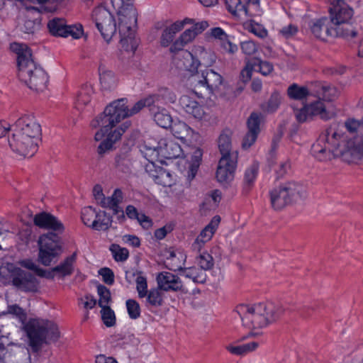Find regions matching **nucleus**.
Returning a JSON list of instances; mask_svg holds the SVG:
<instances>
[{"label": "nucleus", "mask_w": 363, "mask_h": 363, "mask_svg": "<svg viewBox=\"0 0 363 363\" xmlns=\"http://www.w3.org/2000/svg\"><path fill=\"white\" fill-rule=\"evenodd\" d=\"M340 125L333 123L311 147V153L319 161L339 157L347 163L363 158V136L348 139L342 133Z\"/></svg>", "instance_id": "1"}, {"label": "nucleus", "mask_w": 363, "mask_h": 363, "mask_svg": "<svg viewBox=\"0 0 363 363\" xmlns=\"http://www.w3.org/2000/svg\"><path fill=\"white\" fill-rule=\"evenodd\" d=\"M11 48L17 54L19 79L30 89L43 91L47 86L48 77L35 63L31 50L27 45L17 43L11 44Z\"/></svg>", "instance_id": "2"}, {"label": "nucleus", "mask_w": 363, "mask_h": 363, "mask_svg": "<svg viewBox=\"0 0 363 363\" xmlns=\"http://www.w3.org/2000/svg\"><path fill=\"white\" fill-rule=\"evenodd\" d=\"M244 326L251 328H262L279 319L284 313L281 304L274 303H257L252 306L240 304L237 306Z\"/></svg>", "instance_id": "3"}, {"label": "nucleus", "mask_w": 363, "mask_h": 363, "mask_svg": "<svg viewBox=\"0 0 363 363\" xmlns=\"http://www.w3.org/2000/svg\"><path fill=\"white\" fill-rule=\"evenodd\" d=\"M331 7L330 14L331 22L337 30L340 37L353 39L363 36L361 26L352 21L353 9L344 0H329Z\"/></svg>", "instance_id": "4"}, {"label": "nucleus", "mask_w": 363, "mask_h": 363, "mask_svg": "<svg viewBox=\"0 0 363 363\" xmlns=\"http://www.w3.org/2000/svg\"><path fill=\"white\" fill-rule=\"evenodd\" d=\"M128 100L121 98L110 103L104 111L91 122L94 128L101 127L95 134V140H101L109 130L119 123L122 120L129 117Z\"/></svg>", "instance_id": "5"}, {"label": "nucleus", "mask_w": 363, "mask_h": 363, "mask_svg": "<svg viewBox=\"0 0 363 363\" xmlns=\"http://www.w3.org/2000/svg\"><path fill=\"white\" fill-rule=\"evenodd\" d=\"M23 329L28 337L29 345L35 352H38L43 344L55 342L60 337L57 325L48 320L31 318L23 323Z\"/></svg>", "instance_id": "6"}, {"label": "nucleus", "mask_w": 363, "mask_h": 363, "mask_svg": "<svg viewBox=\"0 0 363 363\" xmlns=\"http://www.w3.org/2000/svg\"><path fill=\"white\" fill-rule=\"evenodd\" d=\"M304 187L296 182H290L280 185L269 192L272 207L281 210L305 196Z\"/></svg>", "instance_id": "7"}, {"label": "nucleus", "mask_w": 363, "mask_h": 363, "mask_svg": "<svg viewBox=\"0 0 363 363\" xmlns=\"http://www.w3.org/2000/svg\"><path fill=\"white\" fill-rule=\"evenodd\" d=\"M38 244L39 261L45 266L50 265L62 252L60 237L57 233H49L41 235Z\"/></svg>", "instance_id": "8"}, {"label": "nucleus", "mask_w": 363, "mask_h": 363, "mask_svg": "<svg viewBox=\"0 0 363 363\" xmlns=\"http://www.w3.org/2000/svg\"><path fill=\"white\" fill-rule=\"evenodd\" d=\"M8 142L11 149L23 157H32L38 150V143L14 126Z\"/></svg>", "instance_id": "9"}, {"label": "nucleus", "mask_w": 363, "mask_h": 363, "mask_svg": "<svg viewBox=\"0 0 363 363\" xmlns=\"http://www.w3.org/2000/svg\"><path fill=\"white\" fill-rule=\"evenodd\" d=\"M147 287V278L139 277L137 281L138 298H145V306L148 310L152 311L153 309H157L163 306L164 303V294L158 286L157 288H152L150 290H148Z\"/></svg>", "instance_id": "10"}, {"label": "nucleus", "mask_w": 363, "mask_h": 363, "mask_svg": "<svg viewBox=\"0 0 363 363\" xmlns=\"http://www.w3.org/2000/svg\"><path fill=\"white\" fill-rule=\"evenodd\" d=\"M92 18L103 38L109 43L116 31V24L111 13L104 6L93 11Z\"/></svg>", "instance_id": "11"}, {"label": "nucleus", "mask_w": 363, "mask_h": 363, "mask_svg": "<svg viewBox=\"0 0 363 363\" xmlns=\"http://www.w3.org/2000/svg\"><path fill=\"white\" fill-rule=\"evenodd\" d=\"M295 117L298 122L305 123L313 120V117L319 116L321 119L327 121L333 117L334 114L330 111L321 100L305 105L299 109L294 110Z\"/></svg>", "instance_id": "12"}, {"label": "nucleus", "mask_w": 363, "mask_h": 363, "mask_svg": "<svg viewBox=\"0 0 363 363\" xmlns=\"http://www.w3.org/2000/svg\"><path fill=\"white\" fill-rule=\"evenodd\" d=\"M11 267V277L14 286L25 291H38V281L34 274L20 268Z\"/></svg>", "instance_id": "13"}, {"label": "nucleus", "mask_w": 363, "mask_h": 363, "mask_svg": "<svg viewBox=\"0 0 363 363\" xmlns=\"http://www.w3.org/2000/svg\"><path fill=\"white\" fill-rule=\"evenodd\" d=\"M191 79L195 86L200 85L206 87L210 93L218 89L223 83V77L213 69H206L201 74H192Z\"/></svg>", "instance_id": "14"}, {"label": "nucleus", "mask_w": 363, "mask_h": 363, "mask_svg": "<svg viewBox=\"0 0 363 363\" xmlns=\"http://www.w3.org/2000/svg\"><path fill=\"white\" fill-rule=\"evenodd\" d=\"M15 128L23 131L33 140L39 143L41 136V126L32 115H25L19 118L13 125Z\"/></svg>", "instance_id": "15"}, {"label": "nucleus", "mask_w": 363, "mask_h": 363, "mask_svg": "<svg viewBox=\"0 0 363 363\" xmlns=\"http://www.w3.org/2000/svg\"><path fill=\"white\" fill-rule=\"evenodd\" d=\"M238 158L235 155H231L230 158L220 157L217 171L216 179L221 184H228L234 178V173L237 167Z\"/></svg>", "instance_id": "16"}, {"label": "nucleus", "mask_w": 363, "mask_h": 363, "mask_svg": "<svg viewBox=\"0 0 363 363\" xmlns=\"http://www.w3.org/2000/svg\"><path fill=\"white\" fill-rule=\"evenodd\" d=\"M311 30L315 38L322 40H325L328 37H340L331 20L326 17L312 22Z\"/></svg>", "instance_id": "17"}, {"label": "nucleus", "mask_w": 363, "mask_h": 363, "mask_svg": "<svg viewBox=\"0 0 363 363\" xmlns=\"http://www.w3.org/2000/svg\"><path fill=\"white\" fill-rule=\"evenodd\" d=\"M157 286L163 291H180L183 289L181 279L169 272H160L156 277Z\"/></svg>", "instance_id": "18"}, {"label": "nucleus", "mask_w": 363, "mask_h": 363, "mask_svg": "<svg viewBox=\"0 0 363 363\" xmlns=\"http://www.w3.org/2000/svg\"><path fill=\"white\" fill-rule=\"evenodd\" d=\"M33 221L39 228L51 230L57 233H62L65 229L62 223L57 217L48 213L43 212L36 214Z\"/></svg>", "instance_id": "19"}, {"label": "nucleus", "mask_w": 363, "mask_h": 363, "mask_svg": "<svg viewBox=\"0 0 363 363\" xmlns=\"http://www.w3.org/2000/svg\"><path fill=\"white\" fill-rule=\"evenodd\" d=\"M179 105L186 113L196 119L201 120L205 116L203 107L195 100L193 94L182 95L179 99Z\"/></svg>", "instance_id": "20"}, {"label": "nucleus", "mask_w": 363, "mask_h": 363, "mask_svg": "<svg viewBox=\"0 0 363 363\" xmlns=\"http://www.w3.org/2000/svg\"><path fill=\"white\" fill-rule=\"evenodd\" d=\"M248 132L243 138L242 146L244 149L250 147L256 141L260 132V118L256 113H251L247 119Z\"/></svg>", "instance_id": "21"}, {"label": "nucleus", "mask_w": 363, "mask_h": 363, "mask_svg": "<svg viewBox=\"0 0 363 363\" xmlns=\"http://www.w3.org/2000/svg\"><path fill=\"white\" fill-rule=\"evenodd\" d=\"M162 162L164 159L172 160L183 155V150L179 143L172 139L162 138L158 142Z\"/></svg>", "instance_id": "22"}, {"label": "nucleus", "mask_w": 363, "mask_h": 363, "mask_svg": "<svg viewBox=\"0 0 363 363\" xmlns=\"http://www.w3.org/2000/svg\"><path fill=\"white\" fill-rule=\"evenodd\" d=\"M130 125V122L126 121L114 130H109L106 133L107 135L106 139L102 141L98 147L97 152L99 155H103L106 151L111 150L113 143L121 138Z\"/></svg>", "instance_id": "23"}, {"label": "nucleus", "mask_w": 363, "mask_h": 363, "mask_svg": "<svg viewBox=\"0 0 363 363\" xmlns=\"http://www.w3.org/2000/svg\"><path fill=\"white\" fill-rule=\"evenodd\" d=\"M169 269L174 272L179 271L181 275L192 279L195 283L203 284L207 277L206 274L203 272L204 270L195 267L183 268L181 265L172 264Z\"/></svg>", "instance_id": "24"}, {"label": "nucleus", "mask_w": 363, "mask_h": 363, "mask_svg": "<svg viewBox=\"0 0 363 363\" xmlns=\"http://www.w3.org/2000/svg\"><path fill=\"white\" fill-rule=\"evenodd\" d=\"M191 22V19L186 18L182 21H177L172 23L170 26L167 27L162 32L160 43L163 47H167L172 42L173 38L177 33L181 30L184 25L187 23Z\"/></svg>", "instance_id": "25"}, {"label": "nucleus", "mask_w": 363, "mask_h": 363, "mask_svg": "<svg viewBox=\"0 0 363 363\" xmlns=\"http://www.w3.org/2000/svg\"><path fill=\"white\" fill-rule=\"evenodd\" d=\"M218 148L222 155L221 157H227L230 158L231 155L234 154L236 156V158L238 157V153L237 151L232 150V143H231V132L230 130H223L218 140Z\"/></svg>", "instance_id": "26"}, {"label": "nucleus", "mask_w": 363, "mask_h": 363, "mask_svg": "<svg viewBox=\"0 0 363 363\" xmlns=\"http://www.w3.org/2000/svg\"><path fill=\"white\" fill-rule=\"evenodd\" d=\"M259 173V164L253 162L244 172L242 190L245 194L249 193L253 188Z\"/></svg>", "instance_id": "27"}, {"label": "nucleus", "mask_w": 363, "mask_h": 363, "mask_svg": "<svg viewBox=\"0 0 363 363\" xmlns=\"http://www.w3.org/2000/svg\"><path fill=\"white\" fill-rule=\"evenodd\" d=\"M157 147L158 143L157 145H155L150 142H145L140 147V152L144 157L152 164H154L155 162H162L160 149Z\"/></svg>", "instance_id": "28"}, {"label": "nucleus", "mask_w": 363, "mask_h": 363, "mask_svg": "<svg viewBox=\"0 0 363 363\" xmlns=\"http://www.w3.org/2000/svg\"><path fill=\"white\" fill-rule=\"evenodd\" d=\"M197 26L194 28H189L186 30L179 38L174 42L170 48L172 52H175L182 50L183 48L189 43H190L196 35L198 34Z\"/></svg>", "instance_id": "29"}, {"label": "nucleus", "mask_w": 363, "mask_h": 363, "mask_svg": "<svg viewBox=\"0 0 363 363\" xmlns=\"http://www.w3.org/2000/svg\"><path fill=\"white\" fill-rule=\"evenodd\" d=\"M94 94V89L90 84L84 85L77 95L75 107L78 110H82L88 105Z\"/></svg>", "instance_id": "30"}, {"label": "nucleus", "mask_w": 363, "mask_h": 363, "mask_svg": "<svg viewBox=\"0 0 363 363\" xmlns=\"http://www.w3.org/2000/svg\"><path fill=\"white\" fill-rule=\"evenodd\" d=\"M100 83L104 89L109 90L116 86L117 79L115 74L104 67H99Z\"/></svg>", "instance_id": "31"}, {"label": "nucleus", "mask_w": 363, "mask_h": 363, "mask_svg": "<svg viewBox=\"0 0 363 363\" xmlns=\"http://www.w3.org/2000/svg\"><path fill=\"white\" fill-rule=\"evenodd\" d=\"M76 260V254H73L71 256L67 257L65 261L60 265L52 268V271L55 273L58 274L62 277L68 276L73 272V265Z\"/></svg>", "instance_id": "32"}, {"label": "nucleus", "mask_w": 363, "mask_h": 363, "mask_svg": "<svg viewBox=\"0 0 363 363\" xmlns=\"http://www.w3.org/2000/svg\"><path fill=\"white\" fill-rule=\"evenodd\" d=\"M154 121L160 127L168 128L172 124V118L168 111L164 108H159L151 113Z\"/></svg>", "instance_id": "33"}, {"label": "nucleus", "mask_w": 363, "mask_h": 363, "mask_svg": "<svg viewBox=\"0 0 363 363\" xmlns=\"http://www.w3.org/2000/svg\"><path fill=\"white\" fill-rule=\"evenodd\" d=\"M111 217L105 211H99L90 228L96 230H106L111 226Z\"/></svg>", "instance_id": "34"}, {"label": "nucleus", "mask_w": 363, "mask_h": 363, "mask_svg": "<svg viewBox=\"0 0 363 363\" xmlns=\"http://www.w3.org/2000/svg\"><path fill=\"white\" fill-rule=\"evenodd\" d=\"M170 127L173 135L180 140H185L193 133V130L186 123L182 121L176 122L172 124Z\"/></svg>", "instance_id": "35"}, {"label": "nucleus", "mask_w": 363, "mask_h": 363, "mask_svg": "<svg viewBox=\"0 0 363 363\" xmlns=\"http://www.w3.org/2000/svg\"><path fill=\"white\" fill-rule=\"evenodd\" d=\"M66 24L64 18H54L49 21L48 28L52 35L63 37L66 33Z\"/></svg>", "instance_id": "36"}, {"label": "nucleus", "mask_w": 363, "mask_h": 363, "mask_svg": "<svg viewBox=\"0 0 363 363\" xmlns=\"http://www.w3.org/2000/svg\"><path fill=\"white\" fill-rule=\"evenodd\" d=\"M308 94L309 91L306 86H299L296 83L291 84L287 89V95L293 100H303Z\"/></svg>", "instance_id": "37"}, {"label": "nucleus", "mask_w": 363, "mask_h": 363, "mask_svg": "<svg viewBox=\"0 0 363 363\" xmlns=\"http://www.w3.org/2000/svg\"><path fill=\"white\" fill-rule=\"evenodd\" d=\"M220 221V218L218 216H214L211 221L204 228V229L201 232L198 237L201 238V240L205 242L210 240L215 233Z\"/></svg>", "instance_id": "38"}, {"label": "nucleus", "mask_w": 363, "mask_h": 363, "mask_svg": "<svg viewBox=\"0 0 363 363\" xmlns=\"http://www.w3.org/2000/svg\"><path fill=\"white\" fill-rule=\"evenodd\" d=\"M251 65L254 71L259 72L264 76L269 75L274 69L273 65L267 61H262L259 58L251 59Z\"/></svg>", "instance_id": "39"}, {"label": "nucleus", "mask_w": 363, "mask_h": 363, "mask_svg": "<svg viewBox=\"0 0 363 363\" xmlns=\"http://www.w3.org/2000/svg\"><path fill=\"white\" fill-rule=\"evenodd\" d=\"M155 183L163 186H170L172 184V174L162 168L156 171V174H152Z\"/></svg>", "instance_id": "40"}, {"label": "nucleus", "mask_w": 363, "mask_h": 363, "mask_svg": "<svg viewBox=\"0 0 363 363\" xmlns=\"http://www.w3.org/2000/svg\"><path fill=\"white\" fill-rule=\"evenodd\" d=\"M203 152L200 148H196L193 152L189 166V177L193 179L197 173L202 160Z\"/></svg>", "instance_id": "41"}, {"label": "nucleus", "mask_w": 363, "mask_h": 363, "mask_svg": "<svg viewBox=\"0 0 363 363\" xmlns=\"http://www.w3.org/2000/svg\"><path fill=\"white\" fill-rule=\"evenodd\" d=\"M338 94L337 89L330 85H323L318 92L319 99L322 98L325 101L333 100Z\"/></svg>", "instance_id": "42"}, {"label": "nucleus", "mask_w": 363, "mask_h": 363, "mask_svg": "<svg viewBox=\"0 0 363 363\" xmlns=\"http://www.w3.org/2000/svg\"><path fill=\"white\" fill-rule=\"evenodd\" d=\"M125 306L130 318L135 320L140 316V306L138 301L131 298L128 299Z\"/></svg>", "instance_id": "43"}, {"label": "nucleus", "mask_w": 363, "mask_h": 363, "mask_svg": "<svg viewBox=\"0 0 363 363\" xmlns=\"http://www.w3.org/2000/svg\"><path fill=\"white\" fill-rule=\"evenodd\" d=\"M196 261L200 268L204 271L211 269L214 264L213 257L207 252L201 253Z\"/></svg>", "instance_id": "44"}, {"label": "nucleus", "mask_w": 363, "mask_h": 363, "mask_svg": "<svg viewBox=\"0 0 363 363\" xmlns=\"http://www.w3.org/2000/svg\"><path fill=\"white\" fill-rule=\"evenodd\" d=\"M97 213L95 209L91 206L84 207L82 211V220L84 225L91 227L93 221L97 217Z\"/></svg>", "instance_id": "45"}, {"label": "nucleus", "mask_w": 363, "mask_h": 363, "mask_svg": "<svg viewBox=\"0 0 363 363\" xmlns=\"http://www.w3.org/2000/svg\"><path fill=\"white\" fill-rule=\"evenodd\" d=\"M101 312L103 322L107 327H111L116 324L115 313L109 306L101 307Z\"/></svg>", "instance_id": "46"}, {"label": "nucleus", "mask_w": 363, "mask_h": 363, "mask_svg": "<svg viewBox=\"0 0 363 363\" xmlns=\"http://www.w3.org/2000/svg\"><path fill=\"white\" fill-rule=\"evenodd\" d=\"M143 100L145 107L149 108L151 113L160 108V105L161 104V102L158 93L149 95L148 96L143 99Z\"/></svg>", "instance_id": "47"}, {"label": "nucleus", "mask_w": 363, "mask_h": 363, "mask_svg": "<svg viewBox=\"0 0 363 363\" xmlns=\"http://www.w3.org/2000/svg\"><path fill=\"white\" fill-rule=\"evenodd\" d=\"M97 292L99 296V305L101 307L108 306V304L111 300V293L105 286L99 284L97 286Z\"/></svg>", "instance_id": "48"}, {"label": "nucleus", "mask_w": 363, "mask_h": 363, "mask_svg": "<svg viewBox=\"0 0 363 363\" xmlns=\"http://www.w3.org/2000/svg\"><path fill=\"white\" fill-rule=\"evenodd\" d=\"M240 5L244 6L246 13H231L233 16L238 18L243 16L247 17L251 16V7H254L255 9L259 6V0H240Z\"/></svg>", "instance_id": "49"}, {"label": "nucleus", "mask_w": 363, "mask_h": 363, "mask_svg": "<svg viewBox=\"0 0 363 363\" xmlns=\"http://www.w3.org/2000/svg\"><path fill=\"white\" fill-rule=\"evenodd\" d=\"M111 250L115 260L117 262H124L128 258L129 252L126 248H122L119 245H113Z\"/></svg>", "instance_id": "50"}, {"label": "nucleus", "mask_w": 363, "mask_h": 363, "mask_svg": "<svg viewBox=\"0 0 363 363\" xmlns=\"http://www.w3.org/2000/svg\"><path fill=\"white\" fill-rule=\"evenodd\" d=\"M161 104L167 103H174L177 96L174 92L167 88L160 89L158 92Z\"/></svg>", "instance_id": "51"}, {"label": "nucleus", "mask_w": 363, "mask_h": 363, "mask_svg": "<svg viewBox=\"0 0 363 363\" xmlns=\"http://www.w3.org/2000/svg\"><path fill=\"white\" fill-rule=\"evenodd\" d=\"M298 27L294 24H289L288 26L281 28L278 33L279 36H281L285 39L293 38L298 33Z\"/></svg>", "instance_id": "52"}, {"label": "nucleus", "mask_w": 363, "mask_h": 363, "mask_svg": "<svg viewBox=\"0 0 363 363\" xmlns=\"http://www.w3.org/2000/svg\"><path fill=\"white\" fill-rule=\"evenodd\" d=\"M225 3L230 13H246L244 6L240 5V0H225Z\"/></svg>", "instance_id": "53"}, {"label": "nucleus", "mask_w": 363, "mask_h": 363, "mask_svg": "<svg viewBox=\"0 0 363 363\" xmlns=\"http://www.w3.org/2000/svg\"><path fill=\"white\" fill-rule=\"evenodd\" d=\"M66 33L63 37L66 38L68 36H72L73 38L77 39L79 38L83 34V29L81 25L78 26H67L66 24Z\"/></svg>", "instance_id": "54"}, {"label": "nucleus", "mask_w": 363, "mask_h": 363, "mask_svg": "<svg viewBox=\"0 0 363 363\" xmlns=\"http://www.w3.org/2000/svg\"><path fill=\"white\" fill-rule=\"evenodd\" d=\"M345 126L349 132H356L363 128V119L357 120L353 118H350L345 121Z\"/></svg>", "instance_id": "55"}, {"label": "nucleus", "mask_w": 363, "mask_h": 363, "mask_svg": "<svg viewBox=\"0 0 363 363\" xmlns=\"http://www.w3.org/2000/svg\"><path fill=\"white\" fill-rule=\"evenodd\" d=\"M38 22L35 20H25L20 29L27 34H33L38 28Z\"/></svg>", "instance_id": "56"}, {"label": "nucleus", "mask_w": 363, "mask_h": 363, "mask_svg": "<svg viewBox=\"0 0 363 363\" xmlns=\"http://www.w3.org/2000/svg\"><path fill=\"white\" fill-rule=\"evenodd\" d=\"M99 274L102 277L104 282L106 284L112 285L114 282V274L113 271L107 267L99 269Z\"/></svg>", "instance_id": "57"}, {"label": "nucleus", "mask_w": 363, "mask_h": 363, "mask_svg": "<svg viewBox=\"0 0 363 363\" xmlns=\"http://www.w3.org/2000/svg\"><path fill=\"white\" fill-rule=\"evenodd\" d=\"M281 103V96L278 93H274L271 95L267 102V111L273 112L277 109Z\"/></svg>", "instance_id": "58"}, {"label": "nucleus", "mask_w": 363, "mask_h": 363, "mask_svg": "<svg viewBox=\"0 0 363 363\" xmlns=\"http://www.w3.org/2000/svg\"><path fill=\"white\" fill-rule=\"evenodd\" d=\"M241 50L247 55H252L257 50V46L252 40H247L241 43Z\"/></svg>", "instance_id": "59"}, {"label": "nucleus", "mask_w": 363, "mask_h": 363, "mask_svg": "<svg viewBox=\"0 0 363 363\" xmlns=\"http://www.w3.org/2000/svg\"><path fill=\"white\" fill-rule=\"evenodd\" d=\"M140 277L142 278H146L143 272L130 270L125 272V279L129 284H131L135 279V284H137L138 279Z\"/></svg>", "instance_id": "60"}, {"label": "nucleus", "mask_w": 363, "mask_h": 363, "mask_svg": "<svg viewBox=\"0 0 363 363\" xmlns=\"http://www.w3.org/2000/svg\"><path fill=\"white\" fill-rule=\"evenodd\" d=\"M211 34L213 37L220 40V43L225 40L230 35L219 27L213 28L211 30Z\"/></svg>", "instance_id": "61"}, {"label": "nucleus", "mask_w": 363, "mask_h": 363, "mask_svg": "<svg viewBox=\"0 0 363 363\" xmlns=\"http://www.w3.org/2000/svg\"><path fill=\"white\" fill-rule=\"evenodd\" d=\"M220 45L221 47L228 53L234 54L238 51V46L231 42L230 37L221 43Z\"/></svg>", "instance_id": "62"}, {"label": "nucleus", "mask_w": 363, "mask_h": 363, "mask_svg": "<svg viewBox=\"0 0 363 363\" xmlns=\"http://www.w3.org/2000/svg\"><path fill=\"white\" fill-rule=\"evenodd\" d=\"M250 31L261 38H264L267 35V30L259 24L251 25Z\"/></svg>", "instance_id": "63"}, {"label": "nucleus", "mask_w": 363, "mask_h": 363, "mask_svg": "<svg viewBox=\"0 0 363 363\" xmlns=\"http://www.w3.org/2000/svg\"><path fill=\"white\" fill-rule=\"evenodd\" d=\"M8 313L15 315L21 320L26 318V314L23 312V310L17 305L9 306L8 307Z\"/></svg>", "instance_id": "64"}]
</instances>
